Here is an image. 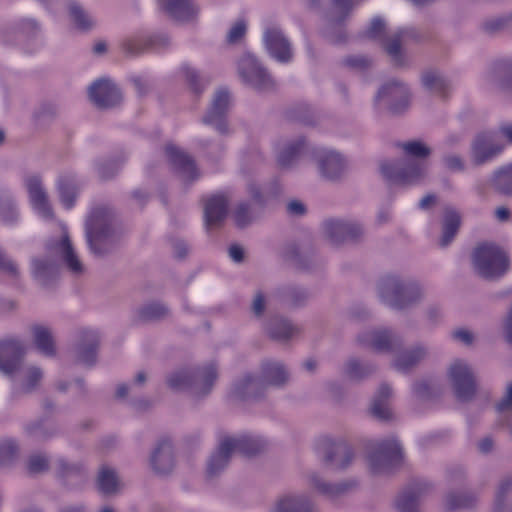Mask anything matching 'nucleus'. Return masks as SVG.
Returning <instances> with one entry per match:
<instances>
[{
  "label": "nucleus",
  "instance_id": "nucleus-45",
  "mask_svg": "<svg viewBox=\"0 0 512 512\" xmlns=\"http://www.w3.org/2000/svg\"><path fill=\"white\" fill-rule=\"evenodd\" d=\"M391 393L392 391L390 386L383 384L379 387L378 392L374 397L371 411L372 414L380 420H388L392 415L387 402Z\"/></svg>",
  "mask_w": 512,
  "mask_h": 512
},
{
  "label": "nucleus",
  "instance_id": "nucleus-36",
  "mask_svg": "<svg viewBox=\"0 0 512 512\" xmlns=\"http://www.w3.org/2000/svg\"><path fill=\"white\" fill-rule=\"evenodd\" d=\"M53 470L57 478L65 485L75 479L78 483L85 481L86 475L83 465L80 462H69L64 458L55 460Z\"/></svg>",
  "mask_w": 512,
  "mask_h": 512
},
{
  "label": "nucleus",
  "instance_id": "nucleus-38",
  "mask_svg": "<svg viewBox=\"0 0 512 512\" xmlns=\"http://www.w3.org/2000/svg\"><path fill=\"white\" fill-rule=\"evenodd\" d=\"M31 333L33 342L38 351L46 357H53L56 354L53 332L50 327L40 324L32 325Z\"/></svg>",
  "mask_w": 512,
  "mask_h": 512
},
{
  "label": "nucleus",
  "instance_id": "nucleus-6",
  "mask_svg": "<svg viewBox=\"0 0 512 512\" xmlns=\"http://www.w3.org/2000/svg\"><path fill=\"white\" fill-rule=\"evenodd\" d=\"M472 265L475 273L486 280H496L510 269L507 253L494 243H481L472 253Z\"/></svg>",
  "mask_w": 512,
  "mask_h": 512
},
{
  "label": "nucleus",
  "instance_id": "nucleus-59",
  "mask_svg": "<svg viewBox=\"0 0 512 512\" xmlns=\"http://www.w3.org/2000/svg\"><path fill=\"white\" fill-rule=\"evenodd\" d=\"M401 148L406 155L419 159L427 158L431 154V149L419 140L405 142L401 144Z\"/></svg>",
  "mask_w": 512,
  "mask_h": 512
},
{
  "label": "nucleus",
  "instance_id": "nucleus-12",
  "mask_svg": "<svg viewBox=\"0 0 512 512\" xmlns=\"http://www.w3.org/2000/svg\"><path fill=\"white\" fill-rule=\"evenodd\" d=\"M358 341L376 352L393 353L403 347V339L390 329L380 328L358 335Z\"/></svg>",
  "mask_w": 512,
  "mask_h": 512
},
{
  "label": "nucleus",
  "instance_id": "nucleus-54",
  "mask_svg": "<svg viewBox=\"0 0 512 512\" xmlns=\"http://www.w3.org/2000/svg\"><path fill=\"white\" fill-rule=\"evenodd\" d=\"M0 217L7 224L15 223L19 217L15 200L8 192H0Z\"/></svg>",
  "mask_w": 512,
  "mask_h": 512
},
{
  "label": "nucleus",
  "instance_id": "nucleus-21",
  "mask_svg": "<svg viewBox=\"0 0 512 512\" xmlns=\"http://www.w3.org/2000/svg\"><path fill=\"white\" fill-rule=\"evenodd\" d=\"M503 149V146L491 133L479 134L472 143L471 160L476 166L492 160Z\"/></svg>",
  "mask_w": 512,
  "mask_h": 512
},
{
  "label": "nucleus",
  "instance_id": "nucleus-49",
  "mask_svg": "<svg viewBox=\"0 0 512 512\" xmlns=\"http://www.w3.org/2000/svg\"><path fill=\"white\" fill-rule=\"evenodd\" d=\"M362 0H331V9L328 13L329 21L342 23Z\"/></svg>",
  "mask_w": 512,
  "mask_h": 512
},
{
  "label": "nucleus",
  "instance_id": "nucleus-5",
  "mask_svg": "<svg viewBox=\"0 0 512 512\" xmlns=\"http://www.w3.org/2000/svg\"><path fill=\"white\" fill-rule=\"evenodd\" d=\"M381 299L395 309H406L421 302L425 295L423 286L416 280H404L397 275L383 276L377 286Z\"/></svg>",
  "mask_w": 512,
  "mask_h": 512
},
{
  "label": "nucleus",
  "instance_id": "nucleus-62",
  "mask_svg": "<svg viewBox=\"0 0 512 512\" xmlns=\"http://www.w3.org/2000/svg\"><path fill=\"white\" fill-rule=\"evenodd\" d=\"M436 390L435 384L430 380H420L414 383V394L422 400L433 397Z\"/></svg>",
  "mask_w": 512,
  "mask_h": 512
},
{
  "label": "nucleus",
  "instance_id": "nucleus-48",
  "mask_svg": "<svg viewBox=\"0 0 512 512\" xmlns=\"http://www.w3.org/2000/svg\"><path fill=\"white\" fill-rule=\"evenodd\" d=\"M25 431L37 441H46L57 434L56 426L45 420H36L27 424Z\"/></svg>",
  "mask_w": 512,
  "mask_h": 512
},
{
  "label": "nucleus",
  "instance_id": "nucleus-55",
  "mask_svg": "<svg viewBox=\"0 0 512 512\" xmlns=\"http://www.w3.org/2000/svg\"><path fill=\"white\" fill-rule=\"evenodd\" d=\"M0 272L13 281L20 279L21 272L17 262L0 248Z\"/></svg>",
  "mask_w": 512,
  "mask_h": 512
},
{
  "label": "nucleus",
  "instance_id": "nucleus-10",
  "mask_svg": "<svg viewBox=\"0 0 512 512\" xmlns=\"http://www.w3.org/2000/svg\"><path fill=\"white\" fill-rule=\"evenodd\" d=\"M237 72L241 81L260 92L271 91L275 81L267 69L252 55L242 56L237 63Z\"/></svg>",
  "mask_w": 512,
  "mask_h": 512
},
{
  "label": "nucleus",
  "instance_id": "nucleus-39",
  "mask_svg": "<svg viewBox=\"0 0 512 512\" xmlns=\"http://www.w3.org/2000/svg\"><path fill=\"white\" fill-rule=\"evenodd\" d=\"M232 446L233 453H241L246 456H253L265 449V442L255 436L240 435L226 436Z\"/></svg>",
  "mask_w": 512,
  "mask_h": 512
},
{
  "label": "nucleus",
  "instance_id": "nucleus-3",
  "mask_svg": "<svg viewBox=\"0 0 512 512\" xmlns=\"http://www.w3.org/2000/svg\"><path fill=\"white\" fill-rule=\"evenodd\" d=\"M85 235L93 255L103 257L110 253L120 238L113 211L105 206L93 208L85 222Z\"/></svg>",
  "mask_w": 512,
  "mask_h": 512
},
{
  "label": "nucleus",
  "instance_id": "nucleus-22",
  "mask_svg": "<svg viewBox=\"0 0 512 512\" xmlns=\"http://www.w3.org/2000/svg\"><path fill=\"white\" fill-rule=\"evenodd\" d=\"M432 490L430 483L424 480L414 481L399 495L396 500L397 509L400 512H419L420 500Z\"/></svg>",
  "mask_w": 512,
  "mask_h": 512
},
{
  "label": "nucleus",
  "instance_id": "nucleus-33",
  "mask_svg": "<svg viewBox=\"0 0 512 512\" xmlns=\"http://www.w3.org/2000/svg\"><path fill=\"white\" fill-rule=\"evenodd\" d=\"M160 5L174 19L190 22L197 18L199 7L194 0H159Z\"/></svg>",
  "mask_w": 512,
  "mask_h": 512
},
{
  "label": "nucleus",
  "instance_id": "nucleus-13",
  "mask_svg": "<svg viewBox=\"0 0 512 512\" xmlns=\"http://www.w3.org/2000/svg\"><path fill=\"white\" fill-rule=\"evenodd\" d=\"M376 101L384 102L392 113H401L410 103L409 88L398 80H390L379 89Z\"/></svg>",
  "mask_w": 512,
  "mask_h": 512
},
{
  "label": "nucleus",
  "instance_id": "nucleus-29",
  "mask_svg": "<svg viewBox=\"0 0 512 512\" xmlns=\"http://www.w3.org/2000/svg\"><path fill=\"white\" fill-rule=\"evenodd\" d=\"M429 355V349L423 344L412 346L408 349H399L394 354L393 367L401 372H408L415 368Z\"/></svg>",
  "mask_w": 512,
  "mask_h": 512
},
{
  "label": "nucleus",
  "instance_id": "nucleus-56",
  "mask_svg": "<svg viewBox=\"0 0 512 512\" xmlns=\"http://www.w3.org/2000/svg\"><path fill=\"white\" fill-rule=\"evenodd\" d=\"M26 468L29 474L38 475L49 471V458L42 453H35L29 456L26 462Z\"/></svg>",
  "mask_w": 512,
  "mask_h": 512
},
{
  "label": "nucleus",
  "instance_id": "nucleus-52",
  "mask_svg": "<svg viewBox=\"0 0 512 512\" xmlns=\"http://www.w3.org/2000/svg\"><path fill=\"white\" fill-rule=\"evenodd\" d=\"M69 14L74 25L82 31L90 30L95 25L94 19L76 2L69 4Z\"/></svg>",
  "mask_w": 512,
  "mask_h": 512
},
{
  "label": "nucleus",
  "instance_id": "nucleus-61",
  "mask_svg": "<svg viewBox=\"0 0 512 512\" xmlns=\"http://www.w3.org/2000/svg\"><path fill=\"white\" fill-rule=\"evenodd\" d=\"M18 455V446L13 440H4L0 443L1 466L11 463Z\"/></svg>",
  "mask_w": 512,
  "mask_h": 512
},
{
  "label": "nucleus",
  "instance_id": "nucleus-37",
  "mask_svg": "<svg viewBox=\"0 0 512 512\" xmlns=\"http://www.w3.org/2000/svg\"><path fill=\"white\" fill-rule=\"evenodd\" d=\"M461 225L460 213L453 207L446 206L443 212L442 234L439 244L445 248L454 240Z\"/></svg>",
  "mask_w": 512,
  "mask_h": 512
},
{
  "label": "nucleus",
  "instance_id": "nucleus-14",
  "mask_svg": "<svg viewBox=\"0 0 512 512\" xmlns=\"http://www.w3.org/2000/svg\"><path fill=\"white\" fill-rule=\"evenodd\" d=\"M323 233L333 244L356 240L363 234V226L353 220L331 218L323 222Z\"/></svg>",
  "mask_w": 512,
  "mask_h": 512
},
{
  "label": "nucleus",
  "instance_id": "nucleus-43",
  "mask_svg": "<svg viewBox=\"0 0 512 512\" xmlns=\"http://www.w3.org/2000/svg\"><path fill=\"white\" fill-rule=\"evenodd\" d=\"M375 371V365L360 361L357 358H350L343 366L344 375L354 381H361L372 375Z\"/></svg>",
  "mask_w": 512,
  "mask_h": 512
},
{
  "label": "nucleus",
  "instance_id": "nucleus-11",
  "mask_svg": "<svg viewBox=\"0 0 512 512\" xmlns=\"http://www.w3.org/2000/svg\"><path fill=\"white\" fill-rule=\"evenodd\" d=\"M381 173L388 181L401 186L419 183L426 176V166L417 161L405 163L384 162L381 164Z\"/></svg>",
  "mask_w": 512,
  "mask_h": 512
},
{
  "label": "nucleus",
  "instance_id": "nucleus-58",
  "mask_svg": "<svg viewBox=\"0 0 512 512\" xmlns=\"http://www.w3.org/2000/svg\"><path fill=\"white\" fill-rule=\"evenodd\" d=\"M284 301L292 306H301L308 299V293L305 289L295 286H288L282 289Z\"/></svg>",
  "mask_w": 512,
  "mask_h": 512
},
{
  "label": "nucleus",
  "instance_id": "nucleus-41",
  "mask_svg": "<svg viewBox=\"0 0 512 512\" xmlns=\"http://www.w3.org/2000/svg\"><path fill=\"white\" fill-rule=\"evenodd\" d=\"M497 424L507 427L512 435V382L506 386L505 392L501 399L496 403Z\"/></svg>",
  "mask_w": 512,
  "mask_h": 512
},
{
  "label": "nucleus",
  "instance_id": "nucleus-42",
  "mask_svg": "<svg viewBox=\"0 0 512 512\" xmlns=\"http://www.w3.org/2000/svg\"><path fill=\"white\" fill-rule=\"evenodd\" d=\"M477 503V496L472 492H449L444 500V507L449 512L472 508Z\"/></svg>",
  "mask_w": 512,
  "mask_h": 512
},
{
  "label": "nucleus",
  "instance_id": "nucleus-28",
  "mask_svg": "<svg viewBox=\"0 0 512 512\" xmlns=\"http://www.w3.org/2000/svg\"><path fill=\"white\" fill-rule=\"evenodd\" d=\"M264 42L270 55L280 62H288L292 58L289 41L279 28H268L264 33Z\"/></svg>",
  "mask_w": 512,
  "mask_h": 512
},
{
  "label": "nucleus",
  "instance_id": "nucleus-20",
  "mask_svg": "<svg viewBox=\"0 0 512 512\" xmlns=\"http://www.w3.org/2000/svg\"><path fill=\"white\" fill-rule=\"evenodd\" d=\"M165 155L169 163L184 181L192 182L199 178L194 160L173 144L165 146Z\"/></svg>",
  "mask_w": 512,
  "mask_h": 512
},
{
  "label": "nucleus",
  "instance_id": "nucleus-23",
  "mask_svg": "<svg viewBox=\"0 0 512 512\" xmlns=\"http://www.w3.org/2000/svg\"><path fill=\"white\" fill-rule=\"evenodd\" d=\"M314 504L304 494L286 492L279 495L269 512H314Z\"/></svg>",
  "mask_w": 512,
  "mask_h": 512
},
{
  "label": "nucleus",
  "instance_id": "nucleus-15",
  "mask_svg": "<svg viewBox=\"0 0 512 512\" xmlns=\"http://www.w3.org/2000/svg\"><path fill=\"white\" fill-rule=\"evenodd\" d=\"M91 102L100 109H109L117 106L122 101V93L110 80L100 79L89 87Z\"/></svg>",
  "mask_w": 512,
  "mask_h": 512
},
{
  "label": "nucleus",
  "instance_id": "nucleus-53",
  "mask_svg": "<svg viewBox=\"0 0 512 512\" xmlns=\"http://www.w3.org/2000/svg\"><path fill=\"white\" fill-rule=\"evenodd\" d=\"M251 196L260 204H264L272 198L277 197L281 193V186L274 182L264 188L256 183H250L248 186Z\"/></svg>",
  "mask_w": 512,
  "mask_h": 512
},
{
  "label": "nucleus",
  "instance_id": "nucleus-18",
  "mask_svg": "<svg viewBox=\"0 0 512 512\" xmlns=\"http://www.w3.org/2000/svg\"><path fill=\"white\" fill-rule=\"evenodd\" d=\"M169 45L166 35L132 36L121 43V50L127 57L139 56L150 50L165 48Z\"/></svg>",
  "mask_w": 512,
  "mask_h": 512
},
{
  "label": "nucleus",
  "instance_id": "nucleus-57",
  "mask_svg": "<svg viewBox=\"0 0 512 512\" xmlns=\"http://www.w3.org/2000/svg\"><path fill=\"white\" fill-rule=\"evenodd\" d=\"M512 493V475L505 476L499 483L493 512H503L507 497Z\"/></svg>",
  "mask_w": 512,
  "mask_h": 512
},
{
  "label": "nucleus",
  "instance_id": "nucleus-9",
  "mask_svg": "<svg viewBox=\"0 0 512 512\" xmlns=\"http://www.w3.org/2000/svg\"><path fill=\"white\" fill-rule=\"evenodd\" d=\"M447 376L456 398L471 401L477 393V378L472 367L464 360L456 359L448 367Z\"/></svg>",
  "mask_w": 512,
  "mask_h": 512
},
{
  "label": "nucleus",
  "instance_id": "nucleus-30",
  "mask_svg": "<svg viewBox=\"0 0 512 512\" xmlns=\"http://www.w3.org/2000/svg\"><path fill=\"white\" fill-rule=\"evenodd\" d=\"M228 199L222 194L208 198L204 206L205 224L208 230L218 228L227 216Z\"/></svg>",
  "mask_w": 512,
  "mask_h": 512
},
{
  "label": "nucleus",
  "instance_id": "nucleus-34",
  "mask_svg": "<svg viewBox=\"0 0 512 512\" xmlns=\"http://www.w3.org/2000/svg\"><path fill=\"white\" fill-rule=\"evenodd\" d=\"M232 455V446L225 436L221 438L217 449L211 454L207 462L208 477L213 478L219 475L228 466Z\"/></svg>",
  "mask_w": 512,
  "mask_h": 512
},
{
  "label": "nucleus",
  "instance_id": "nucleus-17",
  "mask_svg": "<svg viewBox=\"0 0 512 512\" xmlns=\"http://www.w3.org/2000/svg\"><path fill=\"white\" fill-rule=\"evenodd\" d=\"M354 453L347 443L325 441L323 444V463L335 470L346 469L353 461Z\"/></svg>",
  "mask_w": 512,
  "mask_h": 512
},
{
  "label": "nucleus",
  "instance_id": "nucleus-8",
  "mask_svg": "<svg viewBox=\"0 0 512 512\" xmlns=\"http://www.w3.org/2000/svg\"><path fill=\"white\" fill-rule=\"evenodd\" d=\"M403 450L400 443L389 438L372 443L367 452V463L373 474H384L400 464Z\"/></svg>",
  "mask_w": 512,
  "mask_h": 512
},
{
  "label": "nucleus",
  "instance_id": "nucleus-24",
  "mask_svg": "<svg viewBox=\"0 0 512 512\" xmlns=\"http://www.w3.org/2000/svg\"><path fill=\"white\" fill-rule=\"evenodd\" d=\"M98 346L99 336L96 332H81L73 348L75 361L83 365L92 366L96 362Z\"/></svg>",
  "mask_w": 512,
  "mask_h": 512
},
{
  "label": "nucleus",
  "instance_id": "nucleus-31",
  "mask_svg": "<svg viewBox=\"0 0 512 512\" xmlns=\"http://www.w3.org/2000/svg\"><path fill=\"white\" fill-rule=\"evenodd\" d=\"M261 378L265 387L282 388L290 380V371L281 361L267 360L261 365Z\"/></svg>",
  "mask_w": 512,
  "mask_h": 512
},
{
  "label": "nucleus",
  "instance_id": "nucleus-27",
  "mask_svg": "<svg viewBox=\"0 0 512 512\" xmlns=\"http://www.w3.org/2000/svg\"><path fill=\"white\" fill-rule=\"evenodd\" d=\"M309 485L319 494L329 498L336 499L343 496L356 487L355 480L341 481L338 483H330L323 479L318 473L313 472L308 476Z\"/></svg>",
  "mask_w": 512,
  "mask_h": 512
},
{
  "label": "nucleus",
  "instance_id": "nucleus-63",
  "mask_svg": "<svg viewBox=\"0 0 512 512\" xmlns=\"http://www.w3.org/2000/svg\"><path fill=\"white\" fill-rule=\"evenodd\" d=\"M443 166L451 172H463L465 161L459 154L448 153L442 157Z\"/></svg>",
  "mask_w": 512,
  "mask_h": 512
},
{
  "label": "nucleus",
  "instance_id": "nucleus-1",
  "mask_svg": "<svg viewBox=\"0 0 512 512\" xmlns=\"http://www.w3.org/2000/svg\"><path fill=\"white\" fill-rule=\"evenodd\" d=\"M46 252L45 255L34 256L30 260L31 275L40 285L47 286L56 279L59 262L75 276L85 272V266L66 232L58 240L49 241L46 244Z\"/></svg>",
  "mask_w": 512,
  "mask_h": 512
},
{
  "label": "nucleus",
  "instance_id": "nucleus-4",
  "mask_svg": "<svg viewBox=\"0 0 512 512\" xmlns=\"http://www.w3.org/2000/svg\"><path fill=\"white\" fill-rule=\"evenodd\" d=\"M218 379V366L208 362L193 368H182L166 377L168 387L175 391H188L193 397L202 398L211 393Z\"/></svg>",
  "mask_w": 512,
  "mask_h": 512
},
{
  "label": "nucleus",
  "instance_id": "nucleus-40",
  "mask_svg": "<svg viewBox=\"0 0 512 512\" xmlns=\"http://www.w3.org/2000/svg\"><path fill=\"white\" fill-rule=\"evenodd\" d=\"M489 184L497 193L512 197V163L496 169L489 179Z\"/></svg>",
  "mask_w": 512,
  "mask_h": 512
},
{
  "label": "nucleus",
  "instance_id": "nucleus-64",
  "mask_svg": "<svg viewBox=\"0 0 512 512\" xmlns=\"http://www.w3.org/2000/svg\"><path fill=\"white\" fill-rule=\"evenodd\" d=\"M266 309L267 300L265 295L261 291L256 292L251 302V313L255 318L260 319L264 316Z\"/></svg>",
  "mask_w": 512,
  "mask_h": 512
},
{
  "label": "nucleus",
  "instance_id": "nucleus-46",
  "mask_svg": "<svg viewBox=\"0 0 512 512\" xmlns=\"http://www.w3.org/2000/svg\"><path fill=\"white\" fill-rule=\"evenodd\" d=\"M421 82L425 89L435 95L444 97L449 89V84L445 78L434 70L424 71L421 75Z\"/></svg>",
  "mask_w": 512,
  "mask_h": 512
},
{
  "label": "nucleus",
  "instance_id": "nucleus-47",
  "mask_svg": "<svg viewBox=\"0 0 512 512\" xmlns=\"http://www.w3.org/2000/svg\"><path fill=\"white\" fill-rule=\"evenodd\" d=\"M58 190L60 194V200L65 208L70 209L73 207L78 184L73 176L65 175L61 176L58 180Z\"/></svg>",
  "mask_w": 512,
  "mask_h": 512
},
{
  "label": "nucleus",
  "instance_id": "nucleus-32",
  "mask_svg": "<svg viewBox=\"0 0 512 512\" xmlns=\"http://www.w3.org/2000/svg\"><path fill=\"white\" fill-rule=\"evenodd\" d=\"M266 389L262 378L247 374L238 379L233 387V395L244 401L260 398Z\"/></svg>",
  "mask_w": 512,
  "mask_h": 512
},
{
  "label": "nucleus",
  "instance_id": "nucleus-25",
  "mask_svg": "<svg viewBox=\"0 0 512 512\" xmlns=\"http://www.w3.org/2000/svg\"><path fill=\"white\" fill-rule=\"evenodd\" d=\"M26 188L33 208L46 219L53 218V210L50 205L48 194L45 191L42 181L38 176H29L26 181Z\"/></svg>",
  "mask_w": 512,
  "mask_h": 512
},
{
  "label": "nucleus",
  "instance_id": "nucleus-2",
  "mask_svg": "<svg viewBox=\"0 0 512 512\" xmlns=\"http://www.w3.org/2000/svg\"><path fill=\"white\" fill-rule=\"evenodd\" d=\"M26 348L22 341L15 338L0 341V373L13 382L14 397L34 392L43 378L38 366H24Z\"/></svg>",
  "mask_w": 512,
  "mask_h": 512
},
{
  "label": "nucleus",
  "instance_id": "nucleus-16",
  "mask_svg": "<svg viewBox=\"0 0 512 512\" xmlns=\"http://www.w3.org/2000/svg\"><path fill=\"white\" fill-rule=\"evenodd\" d=\"M151 470L160 476L168 475L175 468V454L169 439H159L149 457Z\"/></svg>",
  "mask_w": 512,
  "mask_h": 512
},
{
  "label": "nucleus",
  "instance_id": "nucleus-26",
  "mask_svg": "<svg viewBox=\"0 0 512 512\" xmlns=\"http://www.w3.org/2000/svg\"><path fill=\"white\" fill-rule=\"evenodd\" d=\"M317 163L322 177L330 181L340 179L347 170L345 158L335 151H325L319 154Z\"/></svg>",
  "mask_w": 512,
  "mask_h": 512
},
{
  "label": "nucleus",
  "instance_id": "nucleus-60",
  "mask_svg": "<svg viewBox=\"0 0 512 512\" xmlns=\"http://www.w3.org/2000/svg\"><path fill=\"white\" fill-rule=\"evenodd\" d=\"M124 157L120 160H105L97 164L98 175L103 180L111 179L119 170L124 162Z\"/></svg>",
  "mask_w": 512,
  "mask_h": 512
},
{
  "label": "nucleus",
  "instance_id": "nucleus-35",
  "mask_svg": "<svg viewBox=\"0 0 512 512\" xmlns=\"http://www.w3.org/2000/svg\"><path fill=\"white\" fill-rule=\"evenodd\" d=\"M267 334L276 341L287 342L300 333V328L290 320L281 317H272L265 325Z\"/></svg>",
  "mask_w": 512,
  "mask_h": 512
},
{
  "label": "nucleus",
  "instance_id": "nucleus-50",
  "mask_svg": "<svg viewBox=\"0 0 512 512\" xmlns=\"http://www.w3.org/2000/svg\"><path fill=\"white\" fill-rule=\"evenodd\" d=\"M170 315V309L163 303L150 302L142 305L137 316L142 321H158L167 318Z\"/></svg>",
  "mask_w": 512,
  "mask_h": 512
},
{
  "label": "nucleus",
  "instance_id": "nucleus-51",
  "mask_svg": "<svg viewBox=\"0 0 512 512\" xmlns=\"http://www.w3.org/2000/svg\"><path fill=\"white\" fill-rule=\"evenodd\" d=\"M304 143L305 141L303 138H297L296 140L287 143L278 154L279 165L282 167L291 166L303 149Z\"/></svg>",
  "mask_w": 512,
  "mask_h": 512
},
{
  "label": "nucleus",
  "instance_id": "nucleus-44",
  "mask_svg": "<svg viewBox=\"0 0 512 512\" xmlns=\"http://www.w3.org/2000/svg\"><path fill=\"white\" fill-rule=\"evenodd\" d=\"M98 488L105 495L116 494L121 487L116 471L108 466H102L97 477Z\"/></svg>",
  "mask_w": 512,
  "mask_h": 512
},
{
  "label": "nucleus",
  "instance_id": "nucleus-19",
  "mask_svg": "<svg viewBox=\"0 0 512 512\" xmlns=\"http://www.w3.org/2000/svg\"><path fill=\"white\" fill-rule=\"evenodd\" d=\"M230 104V94L226 89L216 91L210 109L203 117L205 124L213 125L221 134L228 132L225 116Z\"/></svg>",
  "mask_w": 512,
  "mask_h": 512
},
{
  "label": "nucleus",
  "instance_id": "nucleus-7",
  "mask_svg": "<svg viewBox=\"0 0 512 512\" xmlns=\"http://www.w3.org/2000/svg\"><path fill=\"white\" fill-rule=\"evenodd\" d=\"M369 39L378 41L385 52L390 56L393 63L397 66L404 65V56L402 44L408 39H417L418 34L413 28H405L388 34L385 22L380 17L372 19L369 28L366 31Z\"/></svg>",
  "mask_w": 512,
  "mask_h": 512
}]
</instances>
